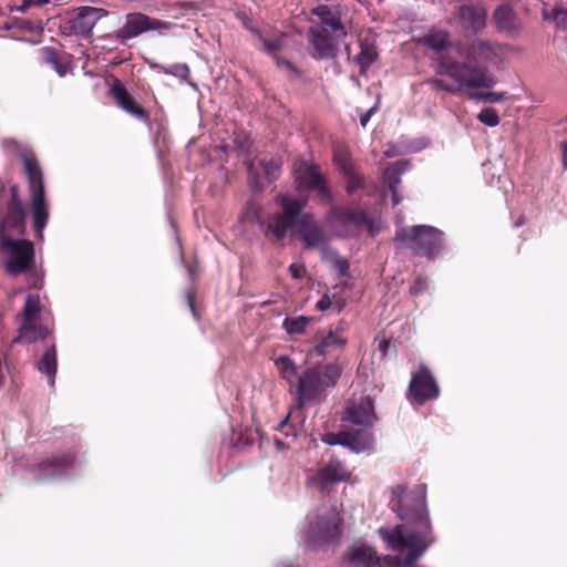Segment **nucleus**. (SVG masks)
Segmentation results:
<instances>
[{"label": "nucleus", "mask_w": 567, "mask_h": 567, "mask_svg": "<svg viewBox=\"0 0 567 567\" xmlns=\"http://www.w3.org/2000/svg\"><path fill=\"white\" fill-rule=\"evenodd\" d=\"M392 492L398 496L392 509L402 520L413 524L419 530L405 534L404 527L398 525L391 529L380 528L379 534L390 549L398 553L408 549V554L403 558L390 555L379 556L372 546L354 543L346 553L351 567H413L433 542L424 491L413 497L409 504L401 498L405 486L398 485Z\"/></svg>", "instance_id": "obj_1"}, {"label": "nucleus", "mask_w": 567, "mask_h": 567, "mask_svg": "<svg viewBox=\"0 0 567 567\" xmlns=\"http://www.w3.org/2000/svg\"><path fill=\"white\" fill-rule=\"evenodd\" d=\"M436 73L450 78L453 83L432 78L427 81V84L434 90H441L450 94H457L470 89H491L496 84L495 78L486 66L460 62L449 54L440 55Z\"/></svg>", "instance_id": "obj_2"}, {"label": "nucleus", "mask_w": 567, "mask_h": 567, "mask_svg": "<svg viewBox=\"0 0 567 567\" xmlns=\"http://www.w3.org/2000/svg\"><path fill=\"white\" fill-rule=\"evenodd\" d=\"M19 156L29 185L34 235L39 241H42L44 238L43 231L49 220V204L45 198L43 171L32 150H20Z\"/></svg>", "instance_id": "obj_3"}, {"label": "nucleus", "mask_w": 567, "mask_h": 567, "mask_svg": "<svg viewBox=\"0 0 567 567\" xmlns=\"http://www.w3.org/2000/svg\"><path fill=\"white\" fill-rule=\"evenodd\" d=\"M443 231L433 226L415 225L398 228L393 243L398 248H408L417 256L433 259L443 249Z\"/></svg>", "instance_id": "obj_4"}, {"label": "nucleus", "mask_w": 567, "mask_h": 567, "mask_svg": "<svg viewBox=\"0 0 567 567\" xmlns=\"http://www.w3.org/2000/svg\"><path fill=\"white\" fill-rule=\"evenodd\" d=\"M42 303L39 295H28L22 311L16 317L19 324L18 336L12 340L14 343L31 344L44 341L53 333L50 327L41 317Z\"/></svg>", "instance_id": "obj_5"}, {"label": "nucleus", "mask_w": 567, "mask_h": 567, "mask_svg": "<svg viewBox=\"0 0 567 567\" xmlns=\"http://www.w3.org/2000/svg\"><path fill=\"white\" fill-rule=\"evenodd\" d=\"M342 369L338 363L309 368L298 378V400L300 404L315 400L330 386H334Z\"/></svg>", "instance_id": "obj_6"}, {"label": "nucleus", "mask_w": 567, "mask_h": 567, "mask_svg": "<svg viewBox=\"0 0 567 567\" xmlns=\"http://www.w3.org/2000/svg\"><path fill=\"white\" fill-rule=\"evenodd\" d=\"M0 251L6 255L3 268L10 276H19L35 269L34 244L23 238H6L0 241Z\"/></svg>", "instance_id": "obj_7"}, {"label": "nucleus", "mask_w": 567, "mask_h": 567, "mask_svg": "<svg viewBox=\"0 0 567 567\" xmlns=\"http://www.w3.org/2000/svg\"><path fill=\"white\" fill-rule=\"evenodd\" d=\"M326 223L336 229L339 237H353L367 227L373 234V220L362 209L334 205L326 216Z\"/></svg>", "instance_id": "obj_8"}, {"label": "nucleus", "mask_w": 567, "mask_h": 567, "mask_svg": "<svg viewBox=\"0 0 567 567\" xmlns=\"http://www.w3.org/2000/svg\"><path fill=\"white\" fill-rule=\"evenodd\" d=\"M25 235V209L19 195L18 185L10 186V199L6 209L0 210V241Z\"/></svg>", "instance_id": "obj_9"}, {"label": "nucleus", "mask_w": 567, "mask_h": 567, "mask_svg": "<svg viewBox=\"0 0 567 567\" xmlns=\"http://www.w3.org/2000/svg\"><path fill=\"white\" fill-rule=\"evenodd\" d=\"M293 174L299 189L316 192L322 202L333 203V195L319 165L298 159L293 163Z\"/></svg>", "instance_id": "obj_10"}, {"label": "nucleus", "mask_w": 567, "mask_h": 567, "mask_svg": "<svg viewBox=\"0 0 567 567\" xmlns=\"http://www.w3.org/2000/svg\"><path fill=\"white\" fill-rule=\"evenodd\" d=\"M342 535L341 518L339 513L327 509L318 519L310 524L307 532V540L313 546H322L330 543H338Z\"/></svg>", "instance_id": "obj_11"}, {"label": "nucleus", "mask_w": 567, "mask_h": 567, "mask_svg": "<svg viewBox=\"0 0 567 567\" xmlns=\"http://www.w3.org/2000/svg\"><path fill=\"white\" fill-rule=\"evenodd\" d=\"M440 385L425 364H420L417 371L412 373L408 395L413 404L423 405L429 401L436 400L440 396Z\"/></svg>", "instance_id": "obj_12"}, {"label": "nucleus", "mask_w": 567, "mask_h": 567, "mask_svg": "<svg viewBox=\"0 0 567 567\" xmlns=\"http://www.w3.org/2000/svg\"><path fill=\"white\" fill-rule=\"evenodd\" d=\"M282 213L271 215L267 221V231L277 240L285 238L287 231L295 228L297 218L306 206V202L281 196L279 198Z\"/></svg>", "instance_id": "obj_13"}, {"label": "nucleus", "mask_w": 567, "mask_h": 567, "mask_svg": "<svg viewBox=\"0 0 567 567\" xmlns=\"http://www.w3.org/2000/svg\"><path fill=\"white\" fill-rule=\"evenodd\" d=\"M107 14L109 12L102 8L81 7L73 17L64 20L60 28L64 35L87 38L96 22Z\"/></svg>", "instance_id": "obj_14"}, {"label": "nucleus", "mask_w": 567, "mask_h": 567, "mask_svg": "<svg viewBox=\"0 0 567 567\" xmlns=\"http://www.w3.org/2000/svg\"><path fill=\"white\" fill-rule=\"evenodd\" d=\"M295 234L307 250L323 247L328 241L323 227L310 213H300L296 221Z\"/></svg>", "instance_id": "obj_15"}, {"label": "nucleus", "mask_w": 567, "mask_h": 567, "mask_svg": "<svg viewBox=\"0 0 567 567\" xmlns=\"http://www.w3.org/2000/svg\"><path fill=\"white\" fill-rule=\"evenodd\" d=\"M169 23L141 12L128 13L122 28L116 30L115 39L122 43L151 30L167 28Z\"/></svg>", "instance_id": "obj_16"}, {"label": "nucleus", "mask_w": 567, "mask_h": 567, "mask_svg": "<svg viewBox=\"0 0 567 567\" xmlns=\"http://www.w3.org/2000/svg\"><path fill=\"white\" fill-rule=\"evenodd\" d=\"M342 420L365 429L372 427L378 421L373 399L369 395H363L352 400L346 408Z\"/></svg>", "instance_id": "obj_17"}, {"label": "nucleus", "mask_w": 567, "mask_h": 567, "mask_svg": "<svg viewBox=\"0 0 567 567\" xmlns=\"http://www.w3.org/2000/svg\"><path fill=\"white\" fill-rule=\"evenodd\" d=\"M110 94L118 107L143 123H150V112L141 105L137 100L128 92L126 86L118 80L114 79Z\"/></svg>", "instance_id": "obj_18"}, {"label": "nucleus", "mask_w": 567, "mask_h": 567, "mask_svg": "<svg viewBox=\"0 0 567 567\" xmlns=\"http://www.w3.org/2000/svg\"><path fill=\"white\" fill-rule=\"evenodd\" d=\"M350 471L344 463L338 458H331L324 466L320 467L312 476L311 482L322 493H329L333 484L349 481Z\"/></svg>", "instance_id": "obj_19"}, {"label": "nucleus", "mask_w": 567, "mask_h": 567, "mask_svg": "<svg viewBox=\"0 0 567 567\" xmlns=\"http://www.w3.org/2000/svg\"><path fill=\"white\" fill-rule=\"evenodd\" d=\"M75 454L71 451L54 453L43 461L31 465L32 472L39 473L43 477H54L65 473L73 466Z\"/></svg>", "instance_id": "obj_20"}, {"label": "nucleus", "mask_w": 567, "mask_h": 567, "mask_svg": "<svg viewBox=\"0 0 567 567\" xmlns=\"http://www.w3.org/2000/svg\"><path fill=\"white\" fill-rule=\"evenodd\" d=\"M328 442L343 445L355 453L370 452L374 449V435L365 429L341 431L334 436V440Z\"/></svg>", "instance_id": "obj_21"}, {"label": "nucleus", "mask_w": 567, "mask_h": 567, "mask_svg": "<svg viewBox=\"0 0 567 567\" xmlns=\"http://www.w3.org/2000/svg\"><path fill=\"white\" fill-rule=\"evenodd\" d=\"M246 27L262 44L261 50L269 54L271 58L278 55L279 52L284 49L287 33L270 25H266L264 28H254L246 24Z\"/></svg>", "instance_id": "obj_22"}, {"label": "nucleus", "mask_w": 567, "mask_h": 567, "mask_svg": "<svg viewBox=\"0 0 567 567\" xmlns=\"http://www.w3.org/2000/svg\"><path fill=\"white\" fill-rule=\"evenodd\" d=\"M311 14L320 19V23L311 25L312 29H323L326 32L331 31L336 39L347 35V30L341 21L340 13L332 10L326 4H320L311 10Z\"/></svg>", "instance_id": "obj_23"}, {"label": "nucleus", "mask_w": 567, "mask_h": 567, "mask_svg": "<svg viewBox=\"0 0 567 567\" xmlns=\"http://www.w3.org/2000/svg\"><path fill=\"white\" fill-rule=\"evenodd\" d=\"M308 39L315 50V53L312 54L313 58L327 60L337 55L338 47L334 43L336 37L332 38L329 32H326L323 29L310 28Z\"/></svg>", "instance_id": "obj_24"}, {"label": "nucleus", "mask_w": 567, "mask_h": 567, "mask_svg": "<svg viewBox=\"0 0 567 567\" xmlns=\"http://www.w3.org/2000/svg\"><path fill=\"white\" fill-rule=\"evenodd\" d=\"M457 16L461 23L465 28L470 29L473 33L480 32L486 25L487 12L482 6H461Z\"/></svg>", "instance_id": "obj_25"}, {"label": "nucleus", "mask_w": 567, "mask_h": 567, "mask_svg": "<svg viewBox=\"0 0 567 567\" xmlns=\"http://www.w3.org/2000/svg\"><path fill=\"white\" fill-rule=\"evenodd\" d=\"M493 21L498 31L511 35L519 33V22L516 12L508 4L498 6L493 13Z\"/></svg>", "instance_id": "obj_26"}, {"label": "nucleus", "mask_w": 567, "mask_h": 567, "mask_svg": "<svg viewBox=\"0 0 567 567\" xmlns=\"http://www.w3.org/2000/svg\"><path fill=\"white\" fill-rule=\"evenodd\" d=\"M493 53L492 47L488 42L483 40H474L465 47L460 48L458 54L463 59L462 62L477 65V60H487Z\"/></svg>", "instance_id": "obj_27"}, {"label": "nucleus", "mask_w": 567, "mask_h": 567, "mask_svg": "<svg viewBox=\"0 0 567 567\" xmlns=\"http://www.w3.org/2000/svg\"><path fill=\"white\" fill-rule=\"evenodd\" d=\"M347 343V340L342 337L341 330H329L328 333H317L316 336V344L313 347V351L318 355H327L330 353L331 349L334 348H343Z\"/></svg>", "instance_id": "obj_28"}, {"label": "nucleus", "mask_w": 567, "mask_h": 567, "mask_svg": "<svg viewBox=\"0 0 567 567\" xmlns=\"http://www.w3.org/2000/svg\"><path fill=\"white\" fill-rule=\"evenodd\" d=\"M37 369L39 372L47 375L49 380V384L51 388H54L55 384V375L58 371V353L56 347L52 343L42 354L40 360L37 363Z\"/></svg>", "instance_id": "obj_29"}, {"label": "nucleus", "mask_w": 567, "mask_h": 567, "mask_svg": "<svg viewBox=\"0 0 567 567\" xmlns=\"http://www.w3.org/2000/svg\"><path fill=\"white\" fill-rule=\"evenodd\" d=\"M424 47L441 53L450 47V34L447 31L432 29L417 40Z\"/></svg>", "instance_id": "obj_30"}, {"label": "nucleus", "mask_w": 567, "mask_h": 567, "mask_svg": "<svg viewBox=\"0 0 567 567\" xmlns=\"http://www.w3.org/2000/svg\"><path fill=\"white\" fill-rule=\"evenodd\" d=\"M39 53L41 61L51 65L60 76L66 74L69 70V64L64 60H62L59 52L54 48H41Z\"/></svg>", "instance_id": "obj_31"}, {"label": "nucleus", "mask_w": 567, "mask_h": 567, "mask_svg": "<svg viewBox=\"0 0 567 567\" xmlns=\"http://www.w3.org/2000/svg\"><path fill=\"white\" fill-rule=\"evenodd\" d=\"M312 320L311 317L307 316L286 317L281 327L290 337L302 336L306 333Z\"/></svg>", "instance_id": "obj_32"}, {"label": "nucleus", "mask_w": 567, "mask_h": 567, "mask_svg": "<svg viewBox=\"0 0 567 567\" xmlns=\"http://www.w3.org/2000/svg\"><path fill=\"white\" fill-rule=\"evenodd\" d=\"M361 51L357 56L360 72L365 73L371 64L378 59V51L374 44L361 42Z\"/></svg>", "instance_id": "obj_33"}, {"label": "nucleus", "mask_w": 567, "mask_h": 567, "mask_svg": "<svg viewBox=\"0 0 567 567\" xmlns=\"http://www.w3.org/2000/svg\"><path fill=\"white\" fill-rule=\"evenodd\" d=\"M275 364L279 370L281 377L289 383L292 384L297 378V367L292 359L288 355H280L275 360Z\"/></svg>", "instance_id": "obj_34"}, {"label": "nucleus", "mask_w": 567, "mask_h": 567, "mask_svg": "<svg viewBox=\"0 0 567 567\" xmlns=\"http://www.w3.org/2000/svg\"><path fill=\"white\" fill-rule=\"evenodd\" d=\"M333 162L341 173L354 167L350 152L344 145H337L333 148Z\"/></svg>", "instance_id": "obj_35"}, {"label": "nucleus", "mask_w": 567, "mask_h": 567, "mask_svg": "<svg viewBox=\"0 0 567 567\" xmlns=\"http://www.w3.org/2000/svg\"><path fill=\"white\" fill-rule=\"evenodd\" d=\"M477 89L467 90L468 97L474 101L498 103L506 99L505 92H478Z\"/></svg>", "instance_id": "obj_36"}, {"label": "nucleus", "mask_w": 567, "mask_h": 567, "mask_svg": "<svg viewBox=\"0 0 567 567\" xmlns=\"http://www.w3.org/2000/svg\"><path fill=\"white\" fill-rule=\"evenodd\" d=\"M346 178V190L348 194H353L355 190L363 188L364 179L363 177L355 171V168H351L342 173Z\"/></svg>", "instance_id": "obj_37"}, {"label": "nucleus", "mask_w": 567, "mask_h": 567, "mask_svg": "<svg viewBox=\"0 0 567 567\" xmlns=\"http://www.w3.org/2000/svg\"><path fill=\"white\" fill-rule=\"evenodd\" d=\"M544 19L551 20L556 27L567 30V10L561 8H554L550 12L544 11Z\"/></svg>", "instance_id": "obj_38"}, {"label": "nucleus", "mask_w": 567, "mask_h": 567, "mask_svg": "<svg viewBox=\"0 0 567 567\" xmlns=\"http://www.w3.org/2000/svg\"><path fill=\"white\" fill-rule=\"evenodd\" d=\"M401 173H402V169L400 168L399 163L389 167L384 172V181L388 185L389 190L398 189V186L401 183V177H400Z\"/></svg>", "instance_id": "obj_39"}, {"label": "nucleus", "mask_w": 567, "mask_h": 567, "mask_svg": "<svg viewBox=\"0 0 567 567\" xmlns=\"http://www.w3.org/2000/svg\"><path fill=\"white\" fill-rule=\"evenodd\" d=\"M260 166H262L265 174L269 179H276L280 173L281 165L274 157L261 158L259 161Z\"/></svg>", "instance_id": "obj_40"}, {"label": "nucleus", "mask_w": 567, "mask_h": 567, "mask_svg": "<svg viewBox=\"0 0 567 567\" xmlns=\"http://www.w3.org/2000/svg\"><path fill=\"white\" fill-rule=\"evenodd\" d=\"M477 118L481 123L489 126V127H494V126H497L499 124V116H498V113L495 109H492V107H485L483 109L478 115H477Z\"/></svg>", "instance_id": "obj_41"}, {"label": "nucleus", "mask_w": 567, "mask_h": 567, "mask_svg": "<svg viewBox=\"0 0 567 567\" xmlns=\"http://www.w3.org/2000/svg\"><path fill=\"white\" fill-rule=\"evenodd\" d=\"M275 60L276 66L280 70H285L288 76L292 79H298L301 76V72L299 69L291 63L289 60L280 58L279 54L272 58Z\"/></svg>", "instance_id": "obj_42"}, {"label": "nucleus", "mask_w": 567, "mask_h": 567, "mask_svg": "<svg viewBox=\"0 0 567 567\" xmlns=\"http://www.w3.org/2000/svg\"><path fill=\"white\" fill-rule=\"evenodd\" d=\"M426 289H427V281H426V279L422 278V277H416L411 282L410 288H409V292L413 297H419V296L423 295L426 291Z\"/></svg>", "instance_id": "obj_43"}, {"label": "nucleus", "mask_w": 567, "mask_h": 567, "mask_svg": "<svg viewBox=\"0 0 567 567\" xmlns=\"http://www.w3.org/2000/svg\"><path fill=\"white\" fill-rule=\"evenodd\" d=\"M349 261L346 258L337 257L333 260V268L337 270L339 276L349 277Z\"/></svg>", "instance_id": "obj_44"}, {"label": "nucleus", "mask_w": 567, "mask_h": 567, "mask_svg": "<svg viewBox=\"0 0 567 567\" xmlns=\"http://www.w3.org/2000/svg\"><path fill=\"white\" fill-rule=\"evenodd\" d=\"M21 28L27 30V31L35 32V33H39V34L42 33V31H43V25H42L41 21L33 22V21H30V20H23L21 22Z\"/></svg>", "instance_id": "obj_45"}, {"label": "nucleus", "mask_w": 567, "mask_h": 567, "mask_svg": "<svg viewBox=\"0 0 567 567\" xmlns=\"http://www.w3.org/2000/svg\"><path fill=\"white\" fill-rule=\"evenodd\" d=\"M289 271L295 279H301L306 274V268L302 264H291Z\"/></svg>", "instance_id": "obj_46"}, {"label": "nucleus", "mask_w": 567, "mask_h": 567, "mask_svg": "<svg viewBox=\"0 0 567 567\" xmlns=\"http://www.w3.org/2000/svg\"><path fill=\"white\" fill-rule=\"evenodd\" d=\"M331 307H332V300L328 293H324L316 305V309L319 311H326V310L330 309Z\"/></svg>", "instance_id": "obj_47"}, {"label": "nucleus", "mask_w": 567, "mask_h": 567, "mask_svg": "<svg viewBox=\"0 0 567 567\" xmlns=\"http://www.w3.org/2000/svg\"><path fill=\"white\" fill-rule=\"evenodd\" d=\"M195 298H196V296H195V291H193V290H187V291H186V300H187V305H188V307H189V309H190V311H192L193 316H194L195 318H198L199 316H198L197 310H196Z\"/></svg>", "instance_id": "obj_48"}, {"label": "nucleus", "mask_w": 567, "mask_h": 567, "mask_svg": "<svg viewBox=\"0 0 567 567\" xmlns=\"http://www.w3.org/2000/svg\"><path fill=\"white\" fill-rule=\"evenodd\" d=\"M47 3H49V0H22V3L18 10L23 12L32 6L41 7Z\"/></svg>", "instance_id": "obj_49"}, {"label": "nucleus", "mask_w": 567, "mask_h": 567, "mask_svg": "<svg viewBox=\"0 0 567 567\" xmlns=\"http://www.w3.org/2000/svg\"><path fill=\"white\" fill-rule=\"evenodd\" d=\"M246 169H247V173L251 179V183H254L255 185H257L258 183V174L257 172L255 171V164H254V161H247L246 162Z\"/></svg>", "instance_id": "obj_50"}, {"label": "nucleus", "mask_w": 567, "mask_h": 567, "mask_svg": "<svg viewBox=\"0 0 567 567\" xmlns=\"http://www.w3.org/2000/svg\"><path fill=\"white\" fill-rule=\"evenodd\" d=\"M378 106H373L371 107L369 111H367L365 113H363L361 116H360V124L365 127L367 124L369 123L371 116L375 113Z\"/></svg>", "instance_id": "obj_51"}, {"label": "nucleus", "mask_w": 567, "mask_h": 567, "mask_svg": "<svg viewBox=\"0 0 567 567\" xmlns=\"http://www.w3.org/2000/svg\"><path fill=\"white\" fill-rule=\"evenodd\" d=\"M235 143L243 151H248L250 147L249 140L246 136L241 137V136L237 135L235 137Z\"/></svg>", "instance_id": "obj_52"}, {"label": "nucleus", "mask_w": 567, "mask_h": 567, "mask_svg": "<svg viewBox=\"0 0 567 567\" xmlns=\"http://www.w3.org/2000/svg\"><path fill=\"white\" fill-rule=\"evenodd\" d=\"M560 150L563 153V166L566 169L567 168V141H563L560 143Z\"/></svg>", "instance_id": "obj_53"}, {"label": "nucleus", "mask_w": 567, "mask_h": 567, "mask_svg": "<svg viewBox=\"0 0 567 567\" xmlns=\"http://www.w3.org/2000/svg\"><path fill=\"white\" fill-rule=\"evenodd\" d=\"M390 192H391V195H392V204H393V206L399 205L401 203V197L399 195L398 189H392Z\"/></svg>", "instance_id": "obj_54"}, {"label": "nucleus", "mask_w": 567, "mask_h": 567, "mask_svg": "<svg viewBox=\"0 0 567 567\" xmlns=\"http://www.w3.org/2000/svg\"><path fill=\"white\" fill-rule=\"evenodd\" d=\"M388 348H389V341H388V340H382V341L379 343V350H380V352H381L383 355H385V354H386Z\"/></svg>", "instance_id": "obj_55"}, {"label": "nucleus", "mask_w": 567, "mask_h": 567, "mask_svg": "<svg viewBox=\"0 0 567 567\" xmlns=\"http://www.w3.org/2000/svg\"><path fill=\"white\" fill-rule=\"evenodd\" d=\"M288 422H289V419H288V417H286L284 421H281V422L279 423L278 429H279L280 431H284V429L288 425Z\"/></svg>", "instance_id": "obj_56"}, {"label": "nucleus", "mask_w": 567, "mask_h": 567, "mask_svg": "<svg viewBox=\"0 0 567 567\" xmlns=\"http://www.w3.org/2000/svg\"><path fill=\"white\" fill-rule=\"evenodd\" d=\"M276 445L279 450H282L286 447L285 443L281 440L276 439Z\"/></svg>", "instance_id": "obj_57"}, {"label": "nucleus", "mask_w": 567, "mask_h": 567, "mask_svg": "<svg viewBox=\"0 0 567 567\" xmlns=\"http://www.w3.org/2000/svg\"><path fill=\"white\" fill-rule=\"evenodd\" d=\"M4 363H6V369H7V371H10V365H9V363L7 362V360H6V359H4Z\"/></svg>", "instance_id": "obj_58"}]
</instances>
